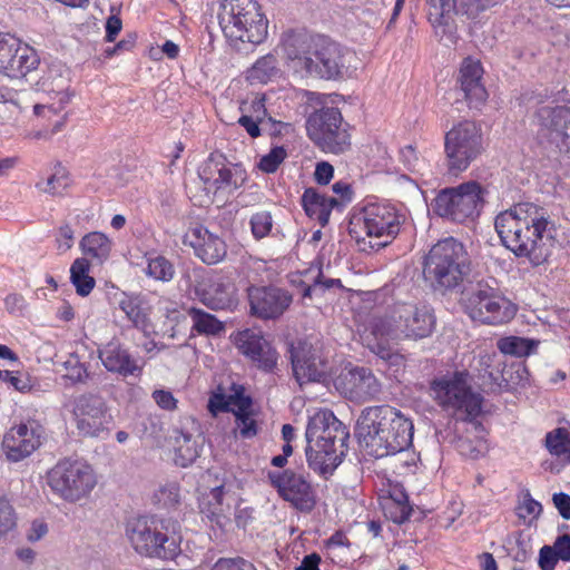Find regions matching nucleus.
<instances>
[{
	"label": "nucleus",
	"instance_id": "nucleus-1",
	"mask_svg": "<svg viewBox=\"0 0 570 570\" xmlns=\"http://www.w3.org/2000/svg\"><path fill=\"white\" fill-rule=\"evenodd\" d=\"M502 245L519 258L539 266L551 255L554 224L544 208L532 203H519L501 212L494 220Z\"/></svg>",
	"mask_w": 570,
	"mask_h": 570
},
{
	"label": "nucleus",
	"instance_id": "nucleus-2",
	"mask_svg": "<svg viewBox=\"0 0 570 570\" xmlns=\"http://www.w3.org/2000/svg\"><path fill=\"white\" fill-rule=\"evenodd\" d=\"M413 422L390 405L365 407L355 424L361 449L374 459L395 455L412 445Z\"/></svg>",
	"mask_w": 570,
	"mask_h": 570
},
{
	"label": "nucleus",
	"instance_id": "nucleus-3",
	"mask_svg": "<svg viewBox=\"0 0 570 570\" xmlns=\"http://www.w3.org/2000/svg\"><path fill=\"white\" fill-rule=\"evenodd\" d=\"M177 522L156 514H139L127 519L125 534L140 557L161 561L175 560L181 552Z\"/></svg>",
	"mask_w": 570,
	"mask_h": 570
},
{
	"label": "nucleus",
	"instance_id": "nucleus-4",
	"mask_svg": "<svg viewBox=\"0 0 570 570\" xmlns=\"http://www.w3.org/2000/svg\"><path fill=\"white\" fill-rule=\"evenodd\" d=\"M435 327L433 309L421 303H394L381 317L370 323L375 338L391 341H419L429 337Z\"/></svg>",
	"mask_w": 570,
	"mask_h": 570
},
{
	"label": "nucleus",
	"instance_id": "nucleus-5",
	"mask_svg": "<svg viewBox=\"0 0 570 570\" xmlns=\"http://www.w3.org/2000/svg\"><path fill=\"white\" fill-rule=\"evenodd\" d=\"M471 256L465 245L454 237L440 239L424 259L423 275L436 291L458 287L471 272Z\"/></svg>",
	"mask_w": 570,
	"mask_h": 570
},
{
	"label": "nucleus",
	"instance_id": "nucleus-6",
	"mask_svg": "<svg viewBox=\"0 0 570 570\" xmlns=\"http://www.w3.org/2000/svg\"><path fill=\"white\" fill-rule=\"evenodd\" d=\"M227 41L240 50V45L257 46L265 41L268 20L255 0H222L217 13Z\"/></svg>",
	"mask_w": 570,
	"mask_h": 570
},
{
	"label": "nucleus",
	"instance_id": "nucleus-7",
	"mask_svg": "<svg viewBox=\"0 0 570 570\" xmlns=\"http://www.w3.org/2000/svg\"><path fill=\"white\" fill-rule=\"evenodd\" d=\"M404 219V215L390 204L368 203L352 215L348 234L362 250L367 244L370 248H382L399 235Z\"/></svg>",
	"mask_w": 570,
	"mask_h": 570
},
{
	"label": "nucleus",
	"instance_id": "nucleus-8",
	"mask_svg": "<svg viewBox=\"0 0 570 570\" xmlns=\"http://www.w3.org/2000/svg\"><path fill=\"white\" fill-rule=\"evenodd\" d=\"M485 194V189L475 180L445 187L436 193L429 209L433 215L453 223L474 222L483 209Z\"/></svg>",
	"mask_w": 570,
	"mask_h": 570
},
{
	"label": "nucleus",
	"instance_id": "nucleus-9",
	"mask_svg": "<svg viewBox=\"0 0 570 570\" xmlns=\"http://www.w3.org/2000/svg\"><path fill=\"white\" fill-rule=\"evenodd\" d=\"M350 125L336 107H323L306 120V131L312 142L325 154L344 155L352 148Z\"/></svg>",
	"mask_w": 570,
	"mask_h": 570
},
{
	"label": "nucleus",
	"instance_id": "nucleus-10",
	"mask_svg": "<svg viewBox=\"0 0 570 570\" xmlns=\"http://www.w3.org/2000/svg\"><path fill=\"white\" fill-rule=\"evenodd\" d=\"M463 295L468 314L484 324L507 323L517 313L515 305L501 293L494 279L479 281Z\"/></svg>",
	"mask_w": 570,
	"mask_h": 570
},
{
	"label": "nucleus",
	"instance_id": "nucleus-11",
	"mask_svg": "<svg viewBox=\"0 0 570 570\" xmlns=\"http://www.w3.org/2000/svg\"><path fill=\"white\" fill-rule=\"evenodd\" d=\"M484 150L482 128L475 121H460L444 136L446 168L451 175L465 171Z\"/></svg>",
	"mask_w": 570,
	"mask_h": 570
},
{
	"label": "nucleus",
	"instance_id": "nucleus-12",
	"mask_svg": "<svg viewBox=\"0 0 570 570\" xmlns=\"http://www.w3.org/2000/svg\"><path fill=\"white\" fill-rule=\"evenodd\" d=\"M466 372H455L452 376L434 380L431 391L435 401L444 409H452L465 414V420H473L481 413L483 397L472 391Z\"/></svg>",
	"mask_w": 570,
	"mask_h": 570
},
{
	"label": "nucleus",
	"instance_id": "nucleus-13",
	"mask_svg": "<svg viewBox=\"0 0 570 570\" xmlns=\"http://www.w3.org/2000/svg\"><path fill=\"white\" fill-rule=\"evenodd\" d=\"M72 419L82 438L105 439L114 424L107 401L98 393L86 392L72 401Z\"/></svg>",
	"mask_w": 570,
	"mask_h": 570
},
{
	"label": "nucleus",
	"instance_id": "nucleus-14",
	"mask_svg": "<svg viewBox=\"0 0 570 570\" xmlns=\"http://www.w3.org/2000/svg\"><path fill=\"white\" fill-rule=\"evenodd\" d=\"M48 480L51 489L60 495H87L97 483L90 465L71 459L59 461L49 472Z\"/></svg>",
	"mask_w": 570,
	"mask_h": 570
},
{
	"label": "nucleus",
	"instance_id": "nucleus-15",
	"mask_svg": "<svg viewBox=\"0 0 570 570\" xmlns=\"http://www.w3.org/2000/svg\"><path fill=\"white\" fill-rule=\"evenodd\" d=\"M348 55L338 43L326 37H316L312 46L311 57L307 58L306 75L324 79L337 80L343 78L347 70L346 56Z\"/></svg>",
	"mask_w": 570,
	"mask_h": 570
},
{
	"label": "nucleus",
	"instance_id": "nucleus-16",
	"mask_svg": "<svg viewBox=\"0 0 570 570\" xmlns=\"http://www.w3.org/2000/svg\"><path fill=\"white\" fill-rule=\"evenodd\" d=\"M501 2L502 0H428V17L433 27H443V33L453 35V14L474 19Z\"/></svg>",
	"mask_w": 570,
	"mask_h": 570
},
{
	"label": "nucleus",
	"instance_id": "nucleus-17",
	"mask_svg": "<svg viewBox=\"0 0 570 570\" xmlns=\"http://www.w3.org/2000/svg\"><path fill=\"white\" fill-rule=\"evenodd\" d=\"M40 65L37 51L11 35L0 33V71L11 78L24 77Z\"/></svg>",
	"mask_w": 570,
	"mask_h": 570
},
{
	"label": "nucleus",
	"instance_id": "nucleus-18",
	"mask_svg": "<svg viewBox=\"0 0 570 570\" xmlns=\"http://www.w3.org/2000/svg\"><path fill=\"white\" fill-rule=\"evenodd\" d=\"M288 352L294 376L299 384L326 379L330 367L320 347L306 341H298L297 344L289 345Z\"/></svg>",
	"mask_w": 570,
	"mask_h": 570
},
{
	"label": "nucleus",
	"instance_id": "nucleus-19",
	"mask_svg": "<svg viewBox=\"0 0 570 570\" xmlns=\"http://www.w3.org/2000/svg\"><path fill=\"white\" fill-rule=\"evenodd\" d=\"M348 438L347 428L330 410L318 411L308 420L305 432L307 444L347 448Z\"/></svg>",
	"mask_w": 570,
	"mask_h": 570
},
{
	"label": "nucleus",
	"instance_id": "nucleus-20",
	"mask_svg": "<svg viewBox=\"0 0 570 570\" xmlns=\"http://www.w3.org/2000/svg\"><path fill=\"white\" fill-rule=\"evenodd\" d=\"M250 314L261 320H276L293 302L292 294L277 286H250L247 289Z\"/></svg>",
	"mask_w": 570,
	"mask_h": 570
},
{
	"label": "nucleus",
	"instance_id": "nucleus-21",
	"mask_svg": "<svg viewBox=\"0 0 570 570\" xmlns=\"http://www.w3.org/2000/svg\"><path fill=\"white\" fill-rule=\"evenodd\" d=\"M540 131L539 136L546 138L560 153L570 149V108L567 106H543L537 112Z\"/></svg>",
	"mask_w": 570,
	"mask_h": 570
},
{
	"label": "nucleus",
	"instance_id": "nucleus-22",
	"mask_svg": "<svg viewBox=\"0 0 570 570\" xmlns=\"http://www.w3.org/2000/svg\"><path fill=\"white\" fill-rule=\"evenodd\" d=\"M336 390L351 401H367L381 392V384L373 372L364 366L343 371L334 381Z\"/></svg>",
	"mask_w": 570,
	"mask_h": 570
},
{
	"label": "nucleus",
	"instance_id": "nucleus-23",
	"mask_svg": "<svg viewBox=\"0 0 570 570\" xmlns=\"http://www.w3.org/2000/svg\"><path fill=\"white\" fill-rule=\"evenodd\" d=\"M42 429L37 421L12 426L3 436L2 449L8 460L18 462L29 456L41 443Z\"/></svg>",
	"mask_w": 570,
	"mask_h": 570
},
{
	"label": "nucleus",
	"instance_id": "nucleus-24",
	"mask_svg": "<svg viewBox=\"0 0 570 570\" xmlns=\"http://www.w3.org/2000/svg\"><path fill=\"white\" fill-rule=\"evenodd\" d=\"M234 344L263 371L271 372L277 364V352L259 332L239 331L234 335Z\"/></svg>",
	"mask_w": 570,
	"mask_h": 570
},
{
	"label": "nucleus",
	"instance_id": "nucleus-25",
	"mask_svg": "<svg viewBox=\"0 0 570 570\" xmlns=\"http://www.w3.org/2000/svg\"><path fill=\"white\" fill-rule=\"evenodd\" d=\"M222 158L212 155L199 171V177L208 190L237 189L246 180V173L240 166L227 167Z\"/></svg>",
	"mask_w": 570,
	"mask_h": 570
},
{
	"label": "nucleus",
	"instance_id": "nucleus-26",
	"mask_svg": "<svg viewBox=\"0 0 570 570\" xmlns=\"http://www.w3.org/2000/svg\"><path fill=\"white\" fill-rule=\"evenodd\" d=\"M184 244L191 246L195 255L207 265L217 264L227 255L225 240L202 225L186 233Z\"/></svg>",
	"mask_w": 570,
	"mask_h": 570
},
{
	"label": "nucleus",
	"instance_id": "nucleus-27",
	"mask_svg": "<svg viewBox=\"0 0 570 570\" xmlns=\"http://www.w3.org/2000/svg\"><path fill=\"white\" fill-rule=\"evenodd\" d=\"M483 68L479 60L465 58L461 65L458 82L470 108H479L488 98L482 83Z\"/></svg>",
	"mask_w": 570,
	"mask_h": 570
},
{
	"label": "nucleus",
	"instance_id": "nucleus-28",
	"mask_svg": "<svg viewBox=\"0 0 570 570\" xmlns=\"http://www.w3.org/2000/svg\"><path fill=\"white\" fill-rule=\"evenodd\" d=\"M199 301L212 309H229L237 304L235 284L223 277L196 288Z\"/></svg>",
	"mask_w": 570,
	"mask_h": 570
},
{
	"label": "nucleus",
	"instance_id": "nucleus-29",
	"mask_svg": "<svg viewBox=\"0 0 570 570\" xmlns=\"http://www.w3.org/2000/svg\"><path fill=\"white\" fill-rule=\"evenodd\" d=\"M346 451L347 448L312 443L306 445L305 454L308 466L326 478L341 464Z\"/></svg>",
	"mask_w": 570,
	"mask_h": 570
},
{
	"label": "nucleus",
	"instance_id": "nucleus-30",
	"mask_svg": "<svg viewBox=\"0 0 570 570\" xmlns=\"http://www.w3.org/2000/svg\"><path fill=\"white\" fill-rule=\"evenodd\" d=\"M99 358L108 372L125 377L141 371L129 351L117 341H111L99 350Z\"/></svg>",
	"mask_w": 570,
	"mask_h": 570
},
{
	"label": "nucleus",
	"instance_id": "nucleus-31",
	"mask_svg": "<svg viewBox=\"0 0 570 570\" xmlns=\"http://www.w3.org/2000/svg\"><path fill=\"white\" fill-rule=\"evenodd\" d=\"M68 82V70L60 63H52L43 71L36 87L37 90L57 98L59 108H63L70 101Z\"/></svg>",
	"mask_w": 570,
	"mask_h": 570
},
{
	"label": "nucleus",
	"instance_id": "nucleus-32",
	"mask_svg": "<svg viewBox=\"0 0 570 570\" xmlns=\"http://www.w3.org/2000/svg\"><path fill=\"white\" fill-rule=\"evenodd\" d=\"M316 37H311L305 32L288 31L282 39L283 49L291 66L296 71H304L305 61L311 57L312 46Z\"/></svg>",
	"mask_w": 570,
	"mask_h": 570
},
{
	"label": "nucleus",
	"instance_id": "nucleus-33",
	"mask_svg": "<svg viewBox=\"0 0 570 570\" xmlns=\"http://www.w3.org/2000/svg\"><path fill=\"white\" fill-rule=\"evenodd\" d=\"M340 205L335 197L320 194L314 188H307L302 196V206L306 215L316 219L322 227L327 225L332 209Z\"/></svg>",
	"mask_w": 570,
	"mask_h": 570
},
{
	"label": "nucleus",
	"instance_id": "nucleus-34",
	"mask_svg": "<svg viewBox=\"0 0 570 570\" xmlns=\"http://www.w3.org/2000/svg\"><path fill=\"white\" fill-rule=\"evenodd\" d=\"M118 305L134 327L146 330L149 326L150 307L144 296L124 293Z\"/></svg>",
	"mask_w": 570,
	"mask_h": 570
},
{
	"label": "nucleus",
	"instance_id": "nucleus-35",
	"mask_svg": "<svg viewBox=\"0 0 570 570\" xmlns=\"http://www.w3.org/2000/svg\"><path fill=\"white\" fill-rule=\"evenodd\" d=\"M269 478L283 499H291V494L307 497L311 492V483L302 474H296L293 471L269 473Z\"/></svg>",
	"mask_w": 570,
	"mask_h": 570
},
{
	"label": "nucleus",
	"instance_id": "nucleus-36",
	"mask_svg": "<svg viewBox=\"0 0 570 570\" xmlns=\"http://www.w3.org/2000/svg\"><path fill=\"white\" fill-rule=\"evenodd\" d=\"M111 245V240L100 232L89 233L80 242L82 253L98 264H102L108 259Z\"/></svg>",
	"mask_w": 570,
	"mask_h": 570
},
{
	"label": "nucleus",
	"instance_id": "nucleus-37",
	"mask_svg": "<svg viewBox=\"0 0 570 570\" xmlns=\"http://www.w3.org/2000/svg\"><path fill=\"white\" fill-rule=\"evenodd\" d=\"M90 262L86 257L73 261L70 267V281L80 296H87L94 289L96 281L89 275Z\"/></svg>",
	"mask_w": 570,
	"mask_h": 570
},
{
	"label": "nucleus",
	"instance_id": "nucleus-38",
	"mask_svg": "<svg viewBox=\"0 0 570 570\" xmlns=\"http://www.w3.org/2000/svg\"><path fill=\"white\" fill-rule=\"evenodd\" d=\"M188 315L193 322V330L198 334L215 336L225 330L222 321L200 308L191 307Z\"/></svg>",
	"mask_w": 570,
	"mask_h": 570
},
{
	"label": "nucleus",
	"instance_id": "nucleus-39",
	"mask_svg": "<svg viewBox=\"0 0 570 570\" xmlns=\"http://www.w3.org/2000/svg\"><path fill=\"white\" fill-rule=\"evenodd\" d=\"M175 462L186 468L191 464L198 456V446L188 433L180 432L175 438Z\"/></svg>",
	"mask_w": 570,
	"mask_h": 570
},
{
	"label": "nucleus",
	"instance_id": "nucleus-40",
	"mask_svg": "<svg viewBox=\"0 0 570 570\" xmlns=\"http://www.w3.org/2000/svg\"><path fill=\"white\" fill-rule=\"evenodd\" d=\"M537 346V341L518 336L503 337L498 341V348L501 353L518 357L532 354Z\"/></svg>",
	"mask_w": 570,
	"mask_h": 570
},
{
	"label": "nucleus",
	"instance_id": "nucleus-41",
	"mask_svg": "<svg viewBox=\"0 0 570 570\" xmlns=\"http://www.w3.org/2000/svg\"><path fill=\"white\" fill-rule=\"evenodd\" d=\"M70 184L69 174L65 167L58 164L55 173L47 179H41L36 184V188L49 195L61 194Z\"/></svg>",
	"mask_w": 570,
	"mask_h": 570
},
{
	"label": "nucleus",
	"instance_id": "nucleus-42",
	"mask_svg": "<svg viewBox=\"0 0 570 570\" xmlns=\"http://www.w3.org/2000/svg\"><path fill=\"white\" fill-rule=\"evenodd\" d=\"M278 72L277 59L274 55L268 53L261 57L249 69L248 78L253 81L262 83L267 82Z\"/></svg>",
	"mask_w": 570,
	"mask_h": 570
},
{
	"label": "nucleus",
	"instance_id": "nucleus-43",
	"mask_svg": "<svg viewBox=\"0 0 570 570\" xmlns=\"http://www.w3.org/2000/svg\"><path fill=\"white\" fill-rule=\"evenodd\" d=\"M546 446L553 455L564 454L570 463V435L563 428H558L546 435Z\"/></svg>",
	"mask_w": 570,
	"mask_h": 570
},
{
	"label": "nucleus",
	"instance_id": "nucleus-44",
	"mask_svg": "<svg viewBox=\"0 0 570 570\" xmlns=\"http://www.w3.org/2000/svg\"><path fill=\"white\" fill-rule=\"evenodd\" d=\"M411 501H382L384 515L396 524L410 521L415 510L410 504Z\"/></svg>",
	"mask_w": 570,
	"mask_h": 570
},
{
	"label": "nucleus",
	"instance_id": "nucleus-45",
	"mask_svg": "<svg viewBox=\"0 0 570 570\" xmlns=\"http://www.w3.org/2000/svg\"><path fill=\"white\" fill-rule=\"evenodd\" d=\"M146 274L156 281L170 282L175 276V267L165 256L148 258Z\"/></svg>",
	"mask_w": 570,
	"mask_h": 570
},
{
	"label": "nucleus",
	"instance_id": "nucleus-46",
	"mask_svg": "<svg viewBox=\"0 0 570 570\" xmlns=\"http://www.w3.org/2000/svg\"><path fill=\"white\" fill-rule=\"evenodd\" d=\"M22 107L20 105L19 92L7 88H0V121L4 122L12 118L17 110Z\"/></svg>",
	"mask_w": 570,
	"mask_h": 570
},
{
	"label": "nucleus",
	"instance_id": "nucleus-47",
	"mask_svg": "<svg viewBox=\"0 0 570 570\" xmlns=\"http://www.w3.org/2000/svg\"><path fill=\"white\" fill-rule=\"evenodd\" d=\"M252 235L256 240H261L271 235L274 220L267 210L257 212L249 219Z\"/></svg>",
	"mask_w": 570,
	"mask_h": 570
},
{
	"label": "nucleus",
	"instance_id": "nucleus-48",
	"mask_svg": "<svg viewBox=\"0 0 570 570\" xmlns=\"http://www.w3.org/2000/svg\"><path fill=\"white\" fill-rule=\"evenodd\" d=\"M63 366L66 370L65 377L72 384L86 383L89 377L88 368L82 362H80L78 355H69V357L63 362Z\"/></svg>",
	"mask_w": 570,
	"mask_h": 570
},
{
	"label": "nucleus",
	"instance_id": "nucleus-49",
	"mask_svg": "<svg viewBox=\"0 0 570 570\" xmlns=\"http://www.w3.org/2000/svg\"><path fill=\"white\" fill-rule=\"evenodd\" d=\"M287 151L283 146L273 147L268 154L264 155L258 163V168L266 174L275 173L279 165L286 159Z\"/></svg>",
	"mask_w": 570,
	"mask_h": 570
},
{
	"label": "nucleus",
	"instance_id": "nucleus-50",
	"mask_svg": "<svg viewBox=\"0 0 570 570\" xmlns=\"http://www.w3.org/2000/svg\"><path fill=\"white\" fill-rule=\"evenodd\" d=\"M514 511L520 520L527 525H532L542 512L540 501H519Z\"/></svg>",
	"mask_w": 570,
	"mask_h": 570
},
{
	"label": "nucleus",
	"instance_id": "nucleus-51",
	"mask_svg": "<svg viewBox=\"0 0 570 570\" xmlns=\"http://www.w3.org/2000/svg\"><path fill=\"white\" fill-rule=\"evenodd\" d=\"M17 513L9 501H0V540L17 527Z\"/></svg>",
	"mask_w": 570,
	"mask_h": 570
},
{
	"label": "nucleus",
	"instance_id": "nucleus-52",
	"mask_svg": "<svg viewBox=\"0 0 570 570\" xmlns=\"http://www.w3.org/2000/svg\"><path fill=\"white\" fill-rule=\"evenodd\" d=\"M199 512L212 523L219 527L225 524L226 517L223 513L222 501H200Z\"/></svg>",
	"mask_w": 570,
	"mask_h": 570
},
{
	"label": "nucleus",
	"instance_id": "nucleus-53",
	"mask_svg": "<svg viewBox=\"0 0 570 570\" xmlns=\"http://www.w3.org/2000/svg\"><path fill=\"white\" fill-rule=\"evenodd\" d=\"M250 114L249 116L258 121L262 127H266L268 125H282L281 121L275 120L272 116L268 115L267 109L265 107V97H256L250 105Z\"/></svg>",
	"mask_w": 570,
	"mask_h": 570
},
{
	"label": "nucleus",
	"instance_id": "nucleus-54",
	"mask_svg": "<svg viewBox=\"0 0 570 570\" xmlns=\"http://www.w3.org/2000/svg\"><path fill=\"white\" fill-rule=\"evenodd\" d=\"M236 430L242 439H253L258 434L259 428L252 413L235 416Z\"/></svg>",
	"mask_w": 570,
	"mask_h": 570
},
{
	"label": "nucleus",
	"instance_id": "nucleus-55",
	"mask_svg": "<svg viewBox=\"0 0 570 570\" xmlns=\"http://www.w3.org/2000/svg\"><path fill=\"white\" fill-rule=\"evenodd\" d=\"M229 402L230 405L235 406V409H230V412H233L235 416L252 413V399L244 395L243 386L234 385V393L229 395Z\"/></svg>",
	"mask_w": 570,
	"mask_h": 570
},
{
	"label": "nucleus",
	"instance_id": "nucleus-56",
	"mask_svg": "<svg viewBox=\"0 0 570 570\" xmlns=\"http://www.w3.org/2000/svg\"><path fill=\"white\" fill-rule=\"evenodd\" d=\"M212 570H257L249 560L235 558H219L213 566Z\"/></svg>",
	"mask_w": 570,
	"mask_h": 570
},
{
	"label": "nucleus",
	"instance_id": "nucleus-57",
	"mask_svg": "<svg viewBox=\"0 0 570 570\" xmlns=\"http://www.w3.org/2000/svg\"><path fill=\"white\" fill-rule=\"evenodd\" d=\"M334 286L342 287L341 281L336 278H327L322 279V274L320 273L313 285L307 286L304 289L303 296L311 297L313 293H323L325 289L332 288Z\"/></svg>",
	"mask_w": 570,
	"mask_h": 570
},
{
	"label": "nucleus",
	"instance_id": "nucleus-58",
	"mask_svg": "<svg viewBox=\"0 0 570 570\" xmlns=\"http://www.w3.org/2000/svg\"><path fill=\"white\" fill-rule=\"evenodd\" d=\"M559 559L553 547L543 546L539 552V567L541 570H554Z\"/></svg>",
	"mask_w": 570,
	"mask_h": 570
},
{
	"label": "nucleus",
	"instance_id": "nucleus-59",
	"mask_svg": "<svg viewBox=\"0 0 570 570\" xmlns=\"http://www.w3.org/2000/svg\"><path fill=\"white\" fill-rule=\"evenodd\" d=\"M229 395L225 396L222 393H214L208 401V411L216 416L218 413L230 411Z\"/></svg>",
	"mask_w": 570,
	"mask_h": 570
},
{
	"label": "nucleus",
	"instance_id": "nucleus-60",
	"mask_svg": "<svg viewBox=\"0 0 570 570\" xmlns=\"http://www.w3.org/2000/svg\"><path fill=\"white\" fill-rule=\"evenodd\" d=\"M153 399L163 410L173 411L177 407V400L170 391L156 390L153 392Z\"/></svg>",
	"mask_w": 570,
	"mask_h": 570
},
{
	"label": "nucleus",
	"instance_id": "nucleus-61",
	"mask_svg": "<svg viewBox=\"0 0 570 570\" xmlns=\"http://www.w3.org/2000/svg\"><path fill=\"white\" fill-rule=\"evenodd\" d=\"M334 175V167L328 161H320L316 164L314 178L318 185H327Z\"/></svg>",
	"mask_w": 570,
	"mask_h": 570
},
{
	"label": "nucleus",
	"instance_id": "nucleus-62",
	"mask_svg": "<svg viewBox=\"0 0 570 570\" xmlns=\"http://www.w3.org/2000/svg\"><path fill=\"white\" fill-rule=\"evenodd\" d=\"M48 533V524L42 519H35L27 531L26 538L29 542H37Z\"/></svg>",
	"mask_w": 570,
	"mask_h": 570
},
{
	"label": "nucleus",
	"instance_id": "nucleus-63",
	"mask_svg": "<svg viewBox=\"0 0 570 570\" xmlns=\"http://www.w3.org/2000/svg\"><path fill=\"white\" fill-rule=\"evenodd\" d=\"M56 242H57L58 249H61L63 252H66L72 247L73 230L70 227V225L66 224L59 228Z\"/></svg>",
	"mask_w": 570,
	"mask_h": 570
},
{
	"label": "nucleus",
	"instance_id": "nucleus-64",
	"mask_svg": "<svg viewBox=\"0 0 570 570\" xmlns=\"http://www.w3.org/2000/svg\"><path fill=\"white\" fill-rule=\"evenodd\" d=\"M553 548L562 561H570V534L557 538Z\"/></svg>",
	"mask_w": 570,
	"mask_h": 570
}]
</instances>
